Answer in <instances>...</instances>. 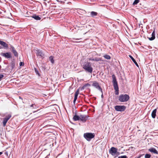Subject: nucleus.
I'll use <instances>...</instances> for the list:
<instances>
[{"instance_id":"1","label":"nucleus","mask_w":158,"mask_h":158,"mask_svg":"<svg viewBox=\"0 0 158 158\" xmlns=\"http://www.w3.org/2000/svg\"><path fill=\"white\" fill-rule=\"evenodd\" d=\"M112 82L114 89L115 90V94L117 95L119 94V89L116 77L114 74L112 75Z\"/></svg>"},{"instance_id":"2","label":"nucleus","mask_w":158,"mask_h":158,"mask_svg":"<svg viewBox=\"0 0 158 158\" xmlns=\"http://www.w3.org/2000/svg\"><path fill=\"white\" fill-rule=\"evenodd\" d=\"M82 67L86 72L90 73L92 72L93 69L90 62H85L83 64Z\"/></svg>"},{"instance_id":"3","label":"nucleus","mask_w":158,"mask_h":158,"mask_svg":"<svg viewBox=\"0 0 158 158\" xmlns=\"http://www.w3.org/2000/svg\"><path fill=\"white\" fill-rule=\"evenodd\" d=\"M129 96L127 94H121L118 98V100L120 102H124L127 101L129 99Z\"/></svg>"},{"instance_id":"4","label":"nucleus","mask_w":158,"mask_h":158,"mask_svg":"<svg viewBox=\"0 0 158 158\" xmlns=\"http://www.w3.org/2000/svg\"><path fill=\"white\" fill-rule=\"evenodd\" d=\"M95 136L94 133H86L84 134V137L88 141H89L91 139L94 138Z\"/></svg>"},{"instance_id":"5","label":"nucleus","mask_w":158,"mask_h":158,"mask_svg":"<svg viewBox=\"0 0 158 158\" xmlns=\"http://www.w3.org/2000/svg\"><path fill=\"white\" fill-rule=\"evenodd\" d=\"M0 55L7 59H10L12 57V54L10 52H2L0 53Z\"/></svg>"},{"instance_id":"6","label":"nucleus","mask_w":158,"mask_h":158,"mask_svg":"<svg viewBox=\"0 0 158 158\" xmlns=\"http://www.w3.org/2000/svg\"><path fill=\"white\" fill-rule=\"evenodd\" d=\"M110 153L112 156H115L116 154H119L117 152V149L114 147H111L109 150Z\"/></svg>"},{"instance_id":"7","label":"nucleus","mask_w":158,"mask_h":158,"mask_svg":"<svg viewBox=\"0 0 158 158\" xmlns=\"http://www.w3.org/2000/svg\"><path fill=\"white\" fill-rule=\"evenodd\" d=\"M115 110L117 111H123L126 109V107L124 106H116L114 107Z\"/></svg>"},{"instance_id":"8","label":"nucleus","mask_w":158,"mask_h":158,"mask_svg":"<svg viewBox=\"0 0 158 158\" xmlns=\"http://www.w3.org/2000/svg\"><path fill=\"white\" fill-rule=\"evenodd\" d=\"M11 115L10 114H9L7 115H6L5 118H4L3 119V120L2 121V123L3 126L5 127L6 125V124L8 121L9 119L11 117Z\"/></svg>"},{"instance_id":"9","label":"nucleus","mask_w":158,"mask_h":158,"mask_svg":"<svg viewBox=\"0 0 158 158\" xmlns=\"http://www.w3.org/2000/svg\"><path fill=\"white\" fill-rule=\"evenodd\" d=\"M89 116L86 115H80V120L83 123L85 122L88 119Z\"/></svg>"},{"instance_id":"10","label":"nucleus","mask_w":158,"mask_h":158,"mask_svg":"<svg viewBox=\"0 0 158 158\" xmlns=\"http://www.w3.org/2000/svg\"><path fill=\"white\" fill-rule=\"evenodd\" d=\"M92 86L100 90L102 93V89L98 82H97L96 81H94L92 84Z\"/></svg>"},{"instance_id":"11","label":"nucleus","mask_w":158,"mask_h":158,"mask_svg":"<svg viewBox=\"0 0 158 158\" xmlns=\"http://www.w3.org/2000/svg\"><path fill=\"white\" fill-rule=\"evenodd\" d=\"M10 50L13 54L14 56L16 57H18V53L17 52L15 48L13 46L11 45L10 46Z\"/></svg>"},{"instance_id":"12","label":"nucleus","mask_w":158,"mask_h":158,"mask_svg":"<svg viewBox=\"0 0 158 158\" xmlns=\"http://www.w3.org/2000/svg\"><path fill=\"white\" fill-rule=\"evenodd\" d=\"M0 44L2 46V47L0 46V49L4 48L7 49L8 47V44L5 42L0 40Z\"/></svg>"},{"instance_id":"13","label":"nucleus","mask_w":158,"mask_h":158,"mask_svg":"<svg viewBox=\"0 0 158 158\" xmlns=\"http://www.w3.org/2000/svg\"><path fill=\"white\" fill-rule=\"evenodd\" d=\"M36 55L38 56H40L41 57H44V56L42 51L40 50H36Z\"/></svg>"},{"instance_id":"14","label":"nucleus","mask_w":158,"mask_h":158,"mask_svg":"<svg viewBox=\"0 0 158 158\" xmlns=\"http://www.w3.org/2000/svg\"><path fill=\"white\" fill-rule=\"evenodd\" d=\"M148 151L151 152L155 154H158V152L154 148H151L148 149Z\"/></svg>"},{"instance_id":"15","label":"nucleus","mask_w":158,"mask_h":158,"mask_svg":"<svg viewBox=\"0 0 158 158\" xmlns=\"http://www.w3.org/2000/svg\"><path fill=\"white\" fill-rule=\"evenodd\" d=\"M155 30H154L152 34V37H148V38L150 40H154L155 38Z\"/></svg>"},{"instance_id":"16","label":"nucleus","mask_w":158,"mask_h":158,"mask_svg":"<svg viewBox=\"0 0 158 158\" xmlns=\"http://www.w3.org/2000/svg\"><path fill=\"white\" fill-rule=\"evenodd\" d=\"M31 17L36 20H40L41 19L38 15H37L35 14H33Z\"/></svg>"},{"instance_id":"17","label":"nucleus","mask_w":158,"mask_h":158,"mask_svg":"<svg viewBox=\"0 0 158 158\" xmlns=\"http://www.w3.org/2000/svg\"><path fill=\"white\" fill-rule=\"evenodd\" d=\"M157 111L156 109H155L153 110L152 113V116L153 118H155L156 115V113Z\"/></svg>"},{"instance_id":"18","label":"nucleus","mask_w":158,"mask_h":158,"mask_svg":"<svg viewBox=\"0 0 158 158\" xmlns=\"http://www.w3.org/2000/svg\"><path fill=\"white\" fill-rule=\"evenodd\" d=\"M80 115L78 116L77 115H74L73 119L74 121H76L80 120Z\"/></svg>"},{"instance_id":"19","label":"nucleus","mask_w":158,"mask_h":158,"mask_svg":"<svg viewBox=\"0 0 158 158\" xmlns=\"http://www.w3.org/2000/svg\"><path fill=\"white\" fill-rule=\"evenodd\" d=\"M129 56L130 58L132 60L133 62L135 63V64L136 65L137 67H139V65L138 64H137L136 61H135V59L133 58V57L131 56V55H129Z\"/></svg>"},{"instance_id":"20","label":"nucleus","mask_w":158,"mask_h":158,"mask_svg":"<svg viewBox=\"0 0 158 158\" xmlns=\"http://www.w3.org/2000/svg\"><path fill=\"white\" fill-rule=\"evenodd\" d=\"M79 94V91L78 90L76 91V92L75 94L74 99H75V100L77 99V96H78V95Z\"/></svg>"},{"instance_id":"21","label":"nucleus","mask_w":158,"mask_h":158,"mask_svg":"<svg viewBox=\"0 0 158 158\" xmlns=\"http://www.w3.org/2000/svg\"><path fill=\"white\" fill-rule=\"evenodd\" d=\"M98 15V13L94 11H92L91 12V15L92 17H94L95 16H97Z\"/></svg>"},{"instance_id":"22","label":"nucleus","mask_w":158,"mask_h":158,"mask_svg":"<svg viewBox=\"0 0 158 158\" xmlns=\"http://www.w3.org/2000/svg\"><path fill=\"white\" fill-rule=\"evenodd\" d=\"M49 60L51 61V63L52 64L54 63V61L53 59V57L52 56H50L49 57Z\"/></svg>"},{"instance_id":"23","label":"nucleus","mask_w":158,"mask_h":158,"mask_svg":"<svg viewBox=\"0 0 158 158\" xmlns=\"http://www.w3.org/2000/svg\"><path fill=\"white\" fill-rule=\"evenodd\" d=\"M103 57L105 58L107 60H109L111 58L110 56L108 55H105L103 56Z\"/></svg>"},{"instance_id":"24","label":"nucleus","mask_w":158,"mask_h":158,"mask_svg":"<svg viewBox=\"0 0 158 158\" xmlns=\"http://www.w3.org/2000/svg\"><path fill=\"white\" fill-rule=\"evenodd\" d=\"M15 65V63L14 62H12L11 64V67L12 69L14 68Z\"/></svg>"},{"instance_id":"25","label":"nucleus","mask_w":158,"mask_h":158,"mask_svg":"<svg viewBox=\"0 0 158 158\" xmlns=\"http://www.w3.org/2000/svg\"><path fill=\"white\" fill-rule=\"evenodd\" d=\"M90 86V85L89 83H87L85 85H84L81 88L82 89H84L86 87L88 86Z\"/></svg>"},{"instance_id":"26","label":"nucleus","mask_w":158,"mask_h":158,"mask_svg":"<svg viewBox=\"0 0 158 158\" xmlns=\"http://www.w3.org/2000/svg\"><path fill=\"white\" fill-rule=\"evenodd\" d=\"M139 0H135L133 2V5H137L139 2Z\"/></svg>"},{"instance_id":"27","label":"nucleus","mask_w":158,"mask_h":158,"mask_svg":"<svg viewBox=\"0 0 158 158\" xmlns=\"http://www.w3.org/2000/svg\"><path fill=\"white\" fill-rule=\"evenodd\" d=\"M151 156V155L148 154H146L145 155V158H150Z\"/></svg>"},{"instance_id":"28","label":"nucleus","mask_w":158,"mask_h":158,"mask_svg":"<svg viewBox=\"0 0 158 158\" xmlns=\"http://www.w3.org/2000/svg\"><path fill=\"white\" fill-rule=\"evenodd\" d=\"M35 72L36 73V74H37L39 76H40V74L39 73L38 70H37L35 68Z\"/></svg>"},{"instance_id":"29","label":"nucleus","mask_w":158,"mask_h":158,"mask_svg":"<svg viewBox=\"0 0 158 158\" xmlns=\"http://www.w3.org/2000/svg\"><path fill=\"white\" fill-rule=\"evenodd\" d=\"M94 61H98L101 60L99 58L95 57L94 58Z\"/></svg>"},{"instance_id":"30","label":"nucleus","mask_w":158,"mask_h":158,"mask_svg":"<svg viewBox=\"0 0 158 158\" xmlns=\"http://www.w3.org/2000/svg\"><path fill=\"white\" fill-rule=\"evenodd\" d=\"M31 107H32L34 108H36V106L35 104H32L30 106Z\"/></svg>"},{"instance_id":"31","label":"nucleus","mask_w":158,"mask_h":158,"mask_svg":"<svg viewBox=\"0 0 158 158\" xmlns=\"http://www.w3.org/2000/svg\"><path fill=\"white\" fill-rule=\"evenodd\" d=\"M118 158H127L126 156H119Z\"/></svg>"},{"instance_id":"32","label":"nucleus","mask_w":158,"mask_h":158,"mask_svg":"<svg viewBox=\"0 0 158 158\" xmlns=\"http://www.w3.org/2000/svg\"><path fill=\"white\" fill-rule=\"evenodd\" d=\"M4 76L2 74H0V81H1L2 79V78L4 77Z\"/></svg>"},{"instance_id":"33","label":"nucleus","mask_w":158,"mask_h":158,"mask_svg":"<svg viewBox=\"0 0 158 158\" xmlns=\"http://www.w3.org/2000/svg\"><path fill=\"white\" fill-rule=\"evenodd\" d=\"M24 65V63L23 62H20L19 65L20 66H23Z\"/></svg>"},{"instance_id":"34","label":"nucleus","mask_w":158,"mask_h":158,"mask_svg":"<svg viewBox=\"0 0 158 158\" xmlns=\"http://www.w3.org/2000/svg\"><path fill=\"white\" fill-rule=\"evenodd\" d=\"M0 116L1 117H3L5 116V114L3 113H0Z\"/></svg>"},{"instance_id":"35","label":"nucleus","mask_w":158,"mask_h":158,"mask_svg":"<svg viewBox=\"0 0 158 158\" xmlns=\"http://www.w3.org/2000/svg\"><path fill=\"white\" fill-rule=\"evenodd\" d=\"M89 60L94 61V58H89Z\"/></svg>"},{"instance_id":"36","label":"nucleus","mask_w":158,"mask_h":158,"mask_svg":"<svg viewBox=\"0 0 158 158\" xmlns=\"http://www.w3.org/2000/svg\"><path fill=\"white\" fill-rule=\"evenodd\" d=\"M58 2H60L61 3H64V2L62 1H60L59 0H56Z\"/></svg>"},{"instance_id":"37","label":"nucleus","mask_w":158,"mask_h":158,"mask_svg":"<svg viewBox=\"0 0 158 158\" xmlns=\"http://www.w3.org/2000/svg\"><path fill=\"white\" fill-rule=\"evenodd\" d=\"M74 39L75 40H79L80 39H81V38H80V39H75V38H74Z\"/></svg>"},{"instance_id":"38","label":"nucleus","mask_w":158,"mask_h":158,"mask_svg":"<svg viewBox=\"0 0 158 158\" xmlns=\"http://www.w3.org/2000/svg\"><path fill=\"white\" fill-rule=\"evenodd\" d=\"M76 100H75V99H74V100H73V103H74L75 104V102L76 101Z\"/></svg>"},{"instance_id":"39","label":"nucleus","mask_w":158,"mask_h":158,"mask_svg":"<svg viewBox=\"0 0 158 158\" xmlns=\"http://www.w3.org/2000/svg\"><path fill=\"white\" fill-rule=\"evenodd\" d=\"M102 93V95H101V97L102 98H103V93Z\"/></svg>"},{"instance_id":"40","label":"nucleus","mask_w":158,"mask_h":158,"mask_svg":"<svg viewBox=\"0 0 158 158\" xmlns=\"http://www.w3.org/2000/svg\"><path fill=\"white\" fill-rule=\"evenodd\" d=\"M2 154V152H0V156Z\"/></svg>"},{"instance_id":"41","label":"nucleus","mask_w":158,"mask_h":158,"mask_svg":"<svg viewBox=\"0 0 158 158\" xmlns=\"http://www.w3.org/2000/svg\"><path fill=\"white\" fill-rule=\"evenodd\" d=\"M19 98H20V99H21L22 98H21V97H19Z\"/></svg>"}]
</instances>
